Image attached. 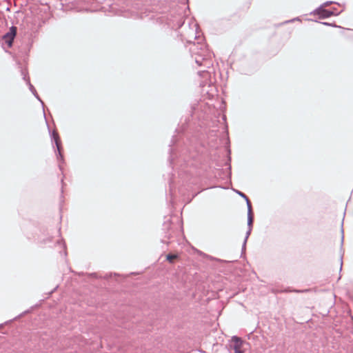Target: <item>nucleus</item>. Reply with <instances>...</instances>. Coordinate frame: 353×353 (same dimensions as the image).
I'll list each match as a JSON object with an SVG mask.
<instances>
[{
  "mask_svg": "<svg viewBox=\"0 0 353 353\" xmlns=\"http://www.w3.org/2000/svg\"><path fill=\"white\" fill-rule=\"evenodd\" d=\"M236 193L241 196V197L244 198L245 201H246V204H247V207H248V212H249V206H250L252 208V205H251V203L249 200V199L248 198V196L243 192H240V191H236Z\"/></svg>",
  "mask_w": 353,
  "mask_h": 353,
  "instance_id": "obj_6",
  "label": "nucleus"
},
{
  "mask_svg": "<svg viewBox=\"0 0 353 353\" xmlns=\"http://www.w3.org/2000/svg\"><path fill=\"white\" fill-rule=\"evenodd\" d=\"M17 34V27L15 26H12L10 30H9V32H7L4 36H3V40L5 41V43H6L8 46V47H11L12 45V41L15 37Z\"/></svg>",
  "mask_w": 353,
  "mask_h": 353,
  "instance_id": "obj_3",
  "label": "nucleus"
},
{
  "mask_svg": "<svg viewBox=\"0 0 353 353\" xmlns=\"http://www.w3.org/2000/svg\"><path fill=\"white\" fill-rule=\"evenodd\" d=\"M61 183H62V189H63V179H61ZM61 192H63V190H61Z\"/></svg>",
  "mask_w": 353,
  "mask_h": 353,
  "instance_id": "obj_10",
  "label": "nucleus"
},
{
  "mask_svg": "<svg viewBox=\"0 0 353 353\" xmlns=\"http://www.w3.org/2000/svg\"><path fill=\"white\" fill-rule=\"evenodd\" d=\"M57 161L59 163V169L61 170H62L63 168H62L61 163L63 161V156H62V155L57 156Z\"/></svg>",
  "mask_w": 353,
  "mask_h": 353,
  "instance_id": "obj_8",
  "label": "nucleus"
},
{
  "mask_svg": "<svg viewBox=\"0 0 353 353\" xmlns=\"http://www.w3.org/2000/svg\"><path fill=\"white\" fill-rule=\"evenodd\" d=\"M341 241H342V242L343 241V235L341 237Z\"/></svg>",
  "mask_w": 353,
  "mask_h": 353,
  "instance_id": "obj_11",
  "label": "nucleus"
},
{
  "mask_svg": "<svg viewBox=\"0 0 353 353\" xmlns=\"http://www.w3.org/2000/svg\"><path fill=\"white\" fill-rule=\"evenodd\" d=\"M178 257V255L173 254H169L167 255L166 259L170 263H172L174 260Z\"/></svg>",
  "mask_w": 353,
  "mask_h": 353,
  "instance_id": "obj_7",
  "label": "nucleus"
},
{
  "mask_svg": "<svg viewBox=\"0 0 353 353\" xmlns=\"http://www.w3.org/2000/svg\"><path fill=\"white\" fill-rule=\"evenodd\" d=\"M253 220H254V218H253V214H252V210L251 207L249 206V212H248V231L246 232L245 237L243 241V243L242 245V250L245 249V245H246L248 239L252 232Z\"/></svg>",
  "mask_w": 353,
  "mask_h": 353,
  "instance_id": "obj_2",
  "label": "nucleus"
},
{
  "mask_svg": "<svg viewBox=\"0 0 353 353\" xmlns=\"http://www.w3.org/2000/svg\"><path fill=\"white\" fill-rule=\"evenodd\" d=\"M243 345V341L241 338L233 336L230 342V348L234 350V353H244L241 350Z\"/></svg>",
  "mask_w": 353,
  "mask_h": 353,
  "instance_id": "obj_1",
  "label": "nucleus"
},
{
  "mask_svg": "<svg viewBox=\"0 0 353 353\" xmlns=\"http://www.w3.org/2000/svg\"><path fill=\"white\" fill-rule=\"evenodd\" d=\"M340 261H341V264H340V271H341V270H342V266H343V256H341Z\"/></svg>",
  "mask_w": 353,
  "mask_h": 353,
  "instance_id": "obj_9",
  "label": "nucleus"
},
{
  "mask_svg": "<svg viewBox=\"0 0 353 353\" xmlns=\"http://www.w3.org/2000/svg\"><path fill=\"white\" fill-rule=\"evenodd\" d=\"M317 14L320 19H325L331 17L334 14V12L332 10H326L323 8H320L317 10Z\"/></svg>",
  "mask_w": 353,
  "mask_h": 353,
  "instance_id": "obj_4",
  "label": "nucleus"
},
{
  "mask_svg": "<svg viewBox=\"0 0 353 353\" xmlns=\"http://www.w3.org/2000/svg\"><path fill=\"white\" fill-rule=\"evenodd\" d=\"M53 138L54 139L59 154H61L62 152H63V147L61 145V139H60L57 132H53Z\"/></svg>",
  "mask_w": 353,
  "mask_h": 353,
  "instance_id": "obj_5",
  "label": "nucleus"
},
{
  "mask_svg": "<svg viewBox=\"0 0 353 353\" xmlns=\"http://www.w3.org/2000/svg\"><path fill=\"white\" fill-rule=\"evenodd\" d=\"M169 161L172 163V159H169Z\"/></svg>",
  "mask_w": 353,
  "mask_h": 353,
  "instance_id": "obj_12",
  "label": "nucleus"
}]
</instances>
